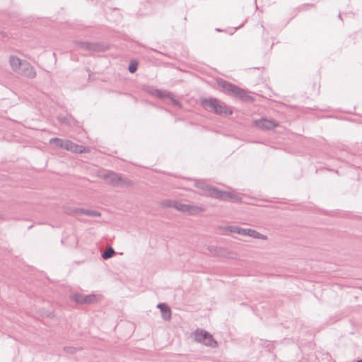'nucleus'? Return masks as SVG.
Returning <instances> with one entry per match:
<instances>
[{
  "label": "nucleus",
  "instance_id": "obj_1",
  "mask_svg": "<svg viewBox=\"0 0 362 362\" xmlns=\"http://www.w3.org/2000/svg\"><path fill=\"white\" fill-rule=\"evenodd\" d=\"M200 103L204 109L216 115L233 114V110L230 107L216 98H201Z\"/></svg>",
  "mask_w": 362,
  "mask_h": 362
},
{
  "label": "nucleus",
  "instance_id": "obj_2",
  "mask_svg": "<svg viewBox=\"0 0 362 362\" xmlns=\"http://www.w3.org/2000/svg\"><path fill=\"white\" fill-rule=\"evenodd\" d=\"M218 85L223 88V90L228 94L233 95L239 98L248 100L250 96L243 88L223 79L218 81Z\"/></svg>",
  "mask_w": 362,
  "mask_h": 362
},
{
  "label": "nucleus",
  "instance_id": "obj_3",
  "mask_svg": "<svg viewBox=\"0 0 362 362\" xmlns=\"http://www.w3.org/2000/svg\"><path fill=\"white\" fill-rule=\"evenodd\" d=\"M64 212L71 216H82L85 215L90 217L100 216V213L95 210L86 209L74 206H67L64 208Z\"/></svg>",
  "mask_w": 362,
  "mask_h": 362
},
{
  "label": "nucleus",
  "instance_id": "obj_4",
  "mask_svg": "<svg viewBox=\"0 0 362 362\" xmlns=\"http://www.w3.org/2000/svg\"><path fill=\"white\" fill-rule=\"evenodd\" d=\"M102 177L109 185L112 186H120L127 183L122 176L113 171H107L103 174Z\"/></svg>",
  "mask_w": 362,
  "mask_h": 362
},
{
  "label": "nucleus",
  "instance_id": "obj_5",
  "mask_svg": "<svg viewBox=\"0 0 362 362\" xmlns=\"http://www.w3.org/2000/svg\"><path fill=\"white\" fill-rule=\"evenodd\" d=\"M75 44L78 48L91 53L100 52L105 51L107 48L104 45L98 42L76 41Z\"/></svg>",
  "mask_w": 362,
  "mask_h": 362
},
{
  "label": "nucleus",
  "instance_id": "obj_6",
  "mask_svg": "<svg viewBox=\"0 0 362 362\" xmlns=\"http://www.w3.org/2000/svg\"><path fill=\"white\" fill-rule=\"evenodd\" d=\"M17 74L29 78H33L36 76L33 66L25 60L22 62L19 69H17Z\"/></svg>",
  "mask_w": 362,
  "mask_h": 362
},
{
  "label": "nucleus",
  "instance_id": "obj_7",
  "mask_svg": "<svg viewBox=\"0 0 362 362\" xmlns=\"http://www.w3.org/2000/svg\"><path fill=\"white\" fill-rule=\"evenodd\" d=\"M253 124L262 130H272L278 127V124L274 120L264 117L254 120Z\"/></svg>",
  "mask_w": 362,
  "mask_h": 362
},
{
  "label": "nucleus",
  "instance_id": "obj_8",
  "mask_svg": "<svg viewBox=\"0 0 362 362\" xmlns=\"http://www.w3.org/2000/svg\"><path fill=\"white\" fill-rule=\"evenodd\" d=\"M150 93L152 95L156 96L160 99L166 98H169V99H170V100L172 101V103L174 105H180L179 102L173 98V96L170 92H168L166 90H159V89H156V88H153L151 90H150Z\"/></svg>",
  "mask_w": 362,
  "mask_h": 362
},
{
  "label": "nucleus",
  "instance_id": "obj_9",
  "mask_svg": "<svg viewBox=\"0 0 362 362\" xmlns=\"http://www.w3.org/2000/svg\"><path fill=\"white\" fill-rule=\"evenodd\" d=\"M72 299L77 303L90 304L95 300L96 297L93 294L83 295L81 293H76L72 296Z\"/></svg>",
  "mask_w": 362,
  "mask_h": 362
},
{
  "label": "nucleus",
  "instance_id": "obj_10",
  "mask_svg": "<svg viewBox=\"0 0 362 362\" xmlns=\"http://www.w3.org/2000/svg\"><path fill=\"white\" fill-rule=\"evenodd\" d=\"M175 209L182 212H189L190 214H194L197 212L203 211L201 207L181 204L178 202H176Z\"/></svg>",
  "mask_w": 362,
  "mask_h": 362
},
{
  "label": "nucleus",
  "instance_id": "obj_11",
  "mask_svg": "<svg viewBox=\"0 0 362 362\" xmlns=\"http://www.w3.org/2000/svg\"><path fill=\"white\" fill-rule=\"evenodd\" d=\"M192 336L194 340L199 343H203L205 339H207V337H210V333L202 329H197L192 333Z\"/></svg>",
  "mask_w": 362,
  "mask_h": 362
},
{
  "label": "nucleus",
  "instance_id": "obj_12",
  "mask_svg": "<svg viewBox=\"0 0 362 362\" xmlns=\"http://www.w3.org/2000/svg\"><path fill=\"white\" fill-rule=\"evenodd\" d=\"M223 192L218 189L217 187L209 185L206 193L204 194L206 196L211 197L212 198L218 199L222 200Z\"/></svg>",
  "mask_w": 362,
  "mask_h": 362
},
{
  "label": "nucleus",
  "instance_id": "obj_13",
  "mask_svg": "<svg viewBox=\"0 0 362 362\" xmlns=\"http://www.w3.org/2000/svg\"><path fill=\"white\" fill-rule=\"evenodd\" d=\"M57 119L62 124L72 127L75 125L76 121L71 115H59L57 116Z\"/></svg>",
  "mask_w": 362,
  "mask_h": 362
},
{
  "label": "nucleus",
  "instance_id": "obj_14",
  "mask_svg": "<svg viewBox=\"0 0 362 362\" xmlns=\"http://www.w3.org/2000/svg\"><path fill=\"white\" fill-rule=\"evenodd\" d=\"M157 307L160 310L162 317L165 320H170L171 318V310L165 303H160Z\"/></svg>",
  "mask_w": 362,
  "mask_h": 362
},
{
  "label": "nucleus",
  "instance_id": "obj_15",
  "mask_svg": "<svg viewBox=\"0 0 362 362\" xmlns=\"http://www.w3.org/2000/svg\"><path fill=\"white\" fill-rule=\"evenodd\" d=\"M24 60L21 59L18 57L11 56L9 59V62L12 69L17 73V69H19L21 64Z\"/></svg>",
  "mask_w": 362,
  "mask_h": 362
},
{
  "label": "nucleus",
  "instance_id": "obj_16",
  "mask_svg": "<svg viewBox=\"0 0 362 362\" xmlns=\"http://www.w3.org/2000/svg\"><path fill=\"white\" fill-rule=\"evenodd\" d=\"M223 197L222 200H223V201L231 199L233 202H238L241 199L238 195L235 194L232 192H226V191L223 192Z\"/></svg>",
  "mask_w": 362,
  "mask_h": 362
},
{
  "label": "nucleus",
  "instance_id": "obj_17",
  "mask_svg": "<svg viewBox=\"0 0 362 362\" xmlns=\"http://www.w3.org/2000/svg\"><path fill=\"white\" fill-rule=\"evenodd\" d=\"M204 345L206 346H209L211 348H216L218 346L217 341L214 339L212 334H210V337H207V339H205L202 343Z\"/></svg>",
  "mask_w": 362,
  "mask_h": 362
},
{
  "label": "nucleus",
  "instance_id": "obj_18",
  "mask_svg": "<svg viewBox=\"0 0 362 362\" xmlns=\"http://www.w3.org/2000/svg\"><path fill=\"white\" fill-rule=\"evenodd\" d=\"M176 202H177V201H174V200H171V199H165L160 202V205L163 208H175V209Z\"/></svg>",
  "mask_w": 362,
  "mask_h": 362
},
{
  "label": "nucleus",
  "instance_id": "obj_19",
  "mask_svg": "<svg viewBox=\"0 0 362 362\" xmlns=\"http://www.w3.org/2000/svg\"><path fill=\"white\" fill-rule=\"evenodd\" d=\"M83 146H79L74 142H72L71 144V145L69 146V148H68V151H71L74 153H82L83 152Z\"/></svg>",
  "mask_w": 362,
  "mask_h": 362
},
{
  "label": "nucleus",
  "instance_id": "obj_20",
  "mask_svg": "<svg viewBox=\"0 0 362 362\" xmlns=\"http://www.w3.org/2000/svg\"><path fill=\"white\" fill-rule=\"evenodd\" d=\"M115 254V250L112 247H110L107 250L102 253L101 256L104 259H108L111 258Z\"/></svg>",
  "mask_w": 362,
  "mask_h": 362
},
{
  "label": "nucleus",
  "instance_id": "obj_21",
  "mask_svg": "<svg viewBox=\"0 0 362 362\" xmlns=\"http://www.w3.org/2000/svg\"><path fill=\"white\" fill-rule=\"evenodd\" d=\"M250 232V237H252V238H256V239H261V240H267V237L266 235L259 233V232H257V230H255L254 229H251V230Z\"/></svg>",
  "mask_w": 362,
  "mask_h": 362
},
{
  "label": "nucleus",
  "instance_id": "obj_22",
  "mask_svg": "<svg viewBox=\"0 0 362 362\" xmlns=\"http://www.w3.org/2000/svg\"><path fill=\"white\" fill-rule=\"evenodd\" d=\"M64 140L59 138H52L49 140L51 144H54L57 147L62 148L64 145Z\"/></svg>",
  "mask_w": 362,
  "mask_h": 362
},
{
  "label": "nucleus",
  "instance_id": "obj_23",
  "mask_svg": "<svg viewBox=\"0 0 362 362\" xmlns=\"http://www.w3.org/2000/svg\"><path fill=\"white\" fill-rule=\"evenodd\" d=\"M138 62L136 60H133L130 62L128 66V70L131 74H134L136 71L138 69Z\"/></svg>",
  "mask_w": 362,
  "mask_h": 362
},
{
  "label": "nucleus",
  "instance_id": "obj_24",
  "mask_svg": "<svg viewBox=\"0 0 362 362\" xmlns=\"http://www.w3.org/2000/svg\"><path fill=\"white\" fill-rule=\"evenodd\" d=\"M210 185L206 183L205 182H203V181H201V180H199L196 182L195 184V186L199 188V189H202L203 191H204V193H206L208 187H209Z\"/></svg>",
  "mask_w": 362,
  "mask_h": 362
},
{
  "label": "nucleus",
  "instance_id": "obj_25",
  "mask_svg": "<svg viewBox=\"0 0 362 362\" xmlns=\"http://www.w3.org/2000/svg\"><path fill=\"white\" fill-rule=\"evenodd\" d=\"M240 228L238 226H228L226 227V231L231 233H240Z\"/></svg>",
  "mask_w": 362,
  "mask_h": 362
},
{
  "label": "nucleus",
  "instance_id": "obj_26",
  "mask_svg": "<svg viewBox=\"0 0 362 362\" xmlns=\"http://www.w3.org/2000/svg\"><path fill=\"white\" fill-rule=\"evenodd\" d=\"M208 250H209V252L214 255H221V252L222 249L221 247H217L215 246H209L208 247Z\"/></svg>",
  "mask_w": 362,
  "mask_h": 362
},
{
  "label": "nucleus",
  "instance_id": "obj_27",
  "mask_svg": "<svg viewBox=\"0 0 362 362\" xmlns=\"http://www.w3.org/2000/svg\"><path fill=\"white\" fill-rule=\"evenodd\" d=\"M251 230V228H240V233H239V235H241L243 236H249L250 237V233Z\"/></svg>",
  "mask_w": 362,
  "mask_h": 362
},
{
  "label": "nucleus",
  "instance_id": "obj_28",
  "mask_svg": "<svg viewBox=\"0 0 362 362\" xmlns=\"http://www.w3.org/2000/svg\"><path fill=\"white\" fill-rule=\"evenodd\" d=\"M64 350L67 354H73L76 351L77 349L74 346H65Z\"/></svg>",
  "mask_w": 362,
  "mask_h": 362
},
{
  "label": "nucleus",
  "instance_id": "obj_29",
  "mask_svg": "<svg viewBox=\"0 0 362 362\" xmlns=\"http://www.w3.org/2000/svg\"><path fill=\"white\" fill-rule=\"evenodd\" d=\"M71 143H72V141H71L69 140H64L62 148L68 150V148H69V146L71 145Z\"/></svg>",
  "mask_w": 362,
  "mask_h": 362
},
{
  "label": "nucleus",
  "instance_id": "obj_30",
  "mask_svg": "<svg viewBox=\"0 0 362 362\" xmlns=\"http://www.w3.org/2000/svg\"><path fill=\"white\" fill-rule=\"evenodd\" d=\"M216 30L218 31V32L221 31V30H220L219 28H216Z\"/></svg>",
  "mask_w": 362,
  "mask_h": 362
},
{
  "label": "nucleus",
  "instance_id": "obj_31",
  "mask_svg": "<svg viewBox=\"0 0 362 362\" xmlns=\"http://www.w3.org/2000/svg\"><path fill=\"white\" fill-rule=\"evenodd\" d=\"M357 362H362V359L357 361Z\"/></svg>",
  "mask_w": 362,
  "mask_h": 362
}]
</instances>
